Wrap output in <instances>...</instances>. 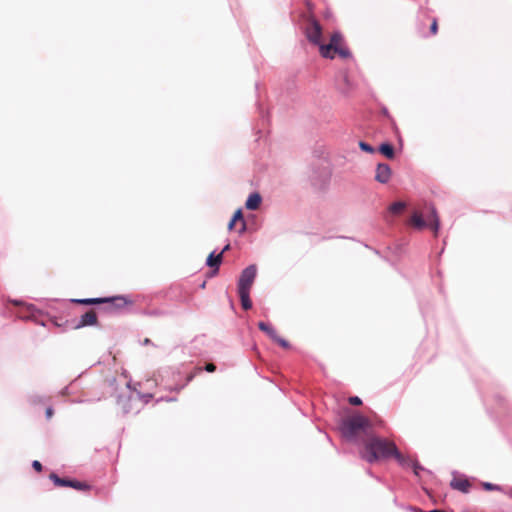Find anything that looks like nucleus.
<instances>
[{"mask_svg":"<svg viewBox=\"0 0 512 512\" xmlns=\"http://www.w3.org/2000/svg\"><path fill=\"white\" fill-rule=\"evenodd\" d=\"M32 467H33L37 472H41V471H42V464H41L38 460L33 461V463H32Z\"/></svg>","mask_w":512,"mask_h":512,"instance_id":"27","label":"nucleus"},{"mask_svg":"<svg viewBox=\"0 0 512 512\" xmlns=\"http://www.w3.org/2000/svg\"><path fill=\"white\" fill-rule=\"evenodd\" d=\"M98 323V317L95 310L91 309L87 312H85L79 322L75 325L76 329L86 327V326H94Z\"/></svg>","mask_w":512,"mask_h":512,"instance_id":"8","label":"nucleus"},{"mask_svg":"<svg viewBox=\"0 0 512 512\" xmlns=\"http://www.w3.org/2000/svg\"><path fill=\"white\" fill-rule=\"evenodd\" d=\"M229 248H230V245H229V244H227V245L223 248V250H222L220 253H222V255H223V254H224V252H226V251H228V250H229Z\"/></svg>","mask_w":512,"mask_h":512,"instance_id":"33","label":"nucleus"},{"mask_svg":"<svg viewBox=\"0 0 512 512\" xmlns=\"http://www.w3.org/2000/svg\"><path fill=\"white\" fill-rule=\"evenodd\" d=\"M510 497H512V491L509 493Z\"/></svg>","mask_w":512,"mask_h":512,"instance_id":"36","label":"nucleus"},{"mask_svg":"<svg viewBox=\"0 0 512 512\" xmlns=\"http://www.w3.org/2000/svg\"><path fill=\"white\" fill-rule=\"evenodd\" d=\"M349 403L358 406L362 404V400L358 396H353L349 398Z\"/></svg>","mask_w":512,"mask_h":512,"instance_id":"26","label":"nucleus"},{"mask_svg":"<svg viewBox=\"0 0 512 512\" xmlns=\"http://www.w3.org/2000/svg\"><path fill=\"white\" fill-rule=\"evenodd\" d=\"M262 202V197L259 193H252L246 200L245 206L248 210H257Z\"/></svg>","mask_w":512,"mask_h":512,"instance_id":"11","label":"nucleus"},{"mask_svg":"<svg viewBox=\"0 0 512 512\" xmlns=\"http://www.w3.org/2000/svg\"><path fill=\"white\" fill-rule=\"evenodd\" d=\"M103 304H106L105 310L108 312H116L124 309L132 304V301L125 296L119 295L114 297H103Z\"/></svg>","mask_w":512,"mask_h":512,"instance_id":"6","label":"nucleus"},{"mask_svg":"<svg viewBox=\"0 0 512 512\" xmlns=\"http://www.w3.org/2000/svg\"><path fill=\"white\" fill-rule=\"evenodd\" d=\"M484 487H485V489H487V490H494V489H497V488H498L497 486H495L494 484H491V483H485V484H484Z\"/></svg>","mask_w":512,"mask_h":512,"instance_id":"30","label":"nucleus"},{"mask_svg":"<svg viewBox=\"0 0 512 512\" xmlns=\"http://www.w3.org/2000/svg\"><path fill=\"white\" fill-rule=\"evenodd\" d=\"M141 404L142 401L138 393L131 394L127 398H121L119 400V405L124 414L138 413L140 411Z\"/></svg>","mask_w":512,"mask_h":512,"instance_id":"5","label":"nucleus"},{"mask_svg":"<svg viewBox=\"0 0 512 512\" xmlns=\"http://www.w3.org/2000/svg\"><path fill=\"white\" fill-rule=\"evenodd\" d=\"M451 487L455 490L467 493L471 487V484L466 478H454L451 481Z\"/></svg>","mask_w":512,"mask_h":512,"instance_id":"10","label":"nucleus"},{"mask_svg":"<svg viewBox=\"0 0 512 512\" xmlns=\"http://www.w3.org/2000/svg\"><path fill=\"white\" fill-rule=\"evenodd\" d=\"M205 370L210 373L214 372L216 370V366L213 363H207L205 365Z\"/></svg>","mask_w":512,"mask_h":512,"instance_id":"28","label":"nucleus"},{"mask_svg":"<svg viewBox=\"0 0 512 512\" xmlns=\"http://www.w3.org/2000/svg\"><path fill=\"white\" fill-rule=\"evenodd\" d=\"M258 328L261 331L265 332L272 340L276 338V336L278 335L277 331L272 326L265 322H259Z\"/></svg>","mask_w":512,"mask_h":512,"instance_id":"15","label":"nucleus"},{"mask_svg":"<svg viewBox=\"0 0 512 512\" xmlns=\"http://www.w3.org/2000/svg\"><path fill=\"white\" fill-rule=\"evenodd\" d=\"M72 302L81 305H96L103 304L102 298H85V299H73Z\"/></svg>","mask_w":512,"mask_h":512,"instance_id":"17","label":"nucleus"},{"mask_svg":"<svg viewBox=\"0 0 512 512\" xmlns=\"http://www.w3.org/2000/svg\"><path fill=\"white\" fill-rule=\"evenodd\" d=\"M71 488H74L76 490L86 491L89 490L90 486L84 482H80L77 480H71L70 486Z\"/></svg>","mask_w":512,"mask_h":512,"instance_id":"20","label":"nucleus"},{"mask_svg":"<svg viewBox=\"0 0 512 512\" xmlns=\"http://www.w3.org/2000/svg\"><path fill=\"white\" fill-rule=\"evenodd\" d=\"M235 225H236V222L231 219V221L228 224V229L229 230L234 229Z\"/></svg>","mask_w":512,"mask_h":512,"instance_id":"31","label":"nucleus"},{"mask_svg":"<svg viewBox=\"0 0 512 512\" xmlns=\"http://www.w3.org/2000/svg\"><path fill=\"white\" fill-rule=\"evenodd\" d=\"M409 224L419 230L429 226L435 234H437L440 225L437 212L434 208L431 210L427 220L423 219L421 213L414 212L409 220Z\"/></svg>","mask_w":512,"mask_h":512,"instance_id":"4","label":"nucleus"},{"mask_svg":"<svg viewBox=\"0 0 512 512\" xmlns=\"http://www.w3.org/2000/svg\"><path fill=\"white\" fill-rule=\"evenodd\" d=\"M221 262H222V253H219L218 255L211 253L207 258V265L209 267H215L216 269H218Z\"/></svg>","mask_w":512,"mask_h":512,"instance_id":"16","label":"nucleus"},{"mask_svg":"<svg viewBox=\"0 0 512 512\" xmlns=\"http://www.w3.org/2000/svg\"><path fill=\"white\" fill-rule=\"evenodd\" d=\"M238 293L243 309L249 310L252 307V302L250 300V290H238Z\"/></svg>","mask_w":512,"mask_h":512,"instance_id":"12","label":"nucleus"},{"mask_svg":"<svg viewBox=\"0 0 512 512\" xmlns=\"http://www.w3.org/2000/svg\"><path fill=\"white\" fill-rule=\"evenodd\" d=\"M273 341L276 342L278 345H280L284 349H288L290 347L289 342L279 335H277L276 338L273 339Z\"/></svg>","mask_w":512,"mask_h":512,"instance_id":"22","label":"nucleus"},{"mask_svg":"<svg viewBox=\"0 0 512 512\" xmlns=\"http://www.w3.org/2000/svg\"><path fill=\"white\" fill-rule=\"evenodd\" d=\"M340 430L346 440L353 442L361 440L362 443L373 432L370 420L358 413L344 418Z\"/></svg>","mask_w":512,"mask_h":512,"instance_id":"2","label":"nucleus"},{"mask_svg":"<svg viewBox=\"0 0 512 512\" xmlns=\"http://www.w3.org/2000/svg\"><path fill=\"white\" fill-rule=\"evenodd\" d=\"M363 445L365 451L362 457L369 463L392 457L397 447L394 442L380 438L373 432L363 440Z\"/></svg>","mask_w":512,"mask_h":512,"instance_id":"3","label":"nucleus"},{"mask_svg":"<svg viewBox=\"0 0 512 512\" xmlns=\"http://www.w3.org/2000/svg\"><path fill=\"white\" fill-rule=\"evenodd\" d=\"M359 147L362 151L370 153V154L375 152V149L370 144L363 142V141L359 142Z\"/></svg>","mask_w":512,"mask_h":512,"instance_id":"23","label":"nucleus"},{"mask_svg":"<svg viewBox=\"0 0 512 512\" xmlns=\"http://www.w3.org/2000/svg\"><path fill=\"white\" fill-rule=\"evenodd\" d=\"M49 477L54 482V484L56 486H60V487H69L70 486V482H71L70 479L60 478L55 473H51Z\"/></svg>","mask_w":512,"mask_h":512,"instance_id":"18","label":"nucleus"},{"mask_svg":"<svg viewBox=\"0 0 512 512\" xmlns=\"http://www.w3.org/2000/svg\"><path fill=\"white\" fill-rule=\"evenodd\" d=\"M410 467L413 469V472L415 473V475H419V471L423 469L421 467V465L416 460L411 461Z\"/></svg>","mask_w":512,"mask_h":512,"instance_id":"24","label":"nucleus"},{"mask_svg":"<svg viewBox=\"0 0 512 512\" xmlns=\"http://www.w3.org/2000/svg\"><path fill=\"white\" fill-rule=\"evenodd\" d=\"M232 220H233V221H235L236 223H237L238 221H240V222H241V228H240V230H239V232H240V233H243V232L246 230V223H245V221H244V219H243V214H242V211H241L240 209H239V210H237V211L234 213V215H233V217H232Z\"/></svg>","mask_w":512,"mask_h":512,"instance_id":"19","label":"nucleus"},{"mask_svg":"<svg viewBox=\"0 0 512 512\" xmlns=\"http://www.w3.org/2000/svg\"><path fill=\"white\" fill-rule=\"evenodd\" d=\"M201 371H202V368H201V367L196 368V372H197V373H200Z\"/></svg>","mask_w":512,"mask_h":512,"instance_id":"34","label":"nucleus"},{"mask_svg":"<svg viewBox=\"0 0 512 512\" xmlns=\"http://www.w3.org/2000/svg\"><path fill=\"white\" fill-rule=\"evenodd\" d=\"M306 6H307V8H308V10H309V11H312V9H313V4L311 3V1L307 0V1H306Z\"/></svg>","mask_w":512,"mask_h":512,"instance_id":"32","label":"nucleus"},{"mask_svg":"<svg viewBox=\"0 0 512 512\" xmlns=\"http://www.w3.org/2000/svg\"><path fill=\"white\" fill-rule=\"evenodd\" d=\"M257 273V268L255 265H250L245 268L239 278L238 281V290H250Z\"/></svg>","mask_w":512,"mask_h":512,"instance_id":"7","label":"nucleus"},{"mask_svg":"<svg viewBox=\"0 0 512 512\" xmlns=\"http://www.w3.org/2000/svg\"><path fill=\"white\" fill-rule=\"evenodd\" d=\"M430 31H431V34H433V35H436L438 32V22H437V19H435V18L432 20V23L430 26Z\"/></svg>","mask_w":512,"mask_h":512,"instance_id":"25","label":"nucleus"},{"mask_svg":"<svg viewBox=\"0 0 512 512\" xmlns=\"http://www.w3.org/2000/svg\"><path fill=\"white\" fill-rule=\"evenodd\" d=\"M305 34L309 42L318 46L319 54L326 59H334L339 56L342 59L351 58L352 53L345 43L343 34L334 31L329 37V42H323V30L320 23L313 15L309 16Z\"/></svg>","mask_w":512,"mask_h":512,"instance_id":"1","label":"nucleus"},{"mask_svg":"<svg viewBox=\"0 0 512 512\" xmlns=\"http://www.w3.org/2000/svg\"><path fill=\"white\" fill-rule=\"evenodd\" d=\"M404 208H405V203L395 202L389 207V210L394 214H399L404 210Z\"/></svg>","mask_w":512,"mask_h":512,"instance_id":"21","label":"nucleus"},{"mask_svg":"<svg viewBox=\"0 0 512 512\" xmlns=\"http://www.w3.org/2000/svg\"><path fill=\"white\" fill-rule=\"evenodd\" d=\"M45 413H46V417H47V419H51V418H52V416H53V414H54V411H53V409H52L51 407H48V408L46 409V412H45Z\"/></svg>","mask_w":512,"mask_h":512,"instance_id":"29","label":"nucleus"},{"mask_svg":"<svg viewBox=\"0 0 512 512\" xmlns=\"http://www.w3.org/2000/svg\"><path fill=\"white\" fill-rule=\"evenodd\" d=\"M391 168L388 164L380 163L377 165L376 173H375V180L379 183H387L391 178Z\"/></svg>","mask_w":512,"mask_h":512,"instance_id":"9","label":"nucleus"},{"mask_svg":"<svg viewBox=\"0 0 512 512\" xmlns=\"http://www.w3.org/2000/svg\"><path fill=\"white\" fill-rule=\"evenodd\" d=\"M429 512H443V511H441V510H431Z\"/></svg>","mask_w":512,"mask_h":512,"instance_id":"35","label":"nucleus"},{"mask_svg":"<svg viewBox=\"0 0 512 512\" xmlns=\"http://www.w3.org/2000/svg\"><path fill=\"white\" fill-rule=\"evenodd\" d=\"M396 461L402 465V466H407V467H410L411 466V461H414L413 459H411L410 457L408 456H405L403 455L399 450L398 448L396 447V452L393 453V456Z\"/></svg>","mask_w":512,"mask_h":512,"instance_id":"13","label":"nucleus"},{"mask_svg":"<svg viewBox=\"0 0 512 512\" xmlns=\"http://www.w3.org/2000/svg\"><path fill=\"white\" fill-rule=\"evenodd\" d=\"M379 152L381 154H383L386 158L388 159H393L394 156H395V151H394V148L391 144L389 143H382L380 146H379Z\"/></svg>","mask_w":512,"mask_h":512,"instance_id":"14","label":"nucleus"}]
</instances>
